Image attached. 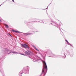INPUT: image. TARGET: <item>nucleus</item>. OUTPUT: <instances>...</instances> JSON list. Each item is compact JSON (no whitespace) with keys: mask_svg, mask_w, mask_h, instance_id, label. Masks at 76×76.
Masks as SVG:
<instances>
[{"mask_svg":"<svg viewBox=\"0 0 76 76\" xmlns=\"http://www.w3.org/2000/svg\"><path fill=\"white\" fill-rule=\"evenodd\" d=\"M12 1H13V2H14V0H12Z\"/></svg>","mask_w":76,"mask_h":76,"instance_id":"obj_9","label":"nucleus"},{"mask_svg":"<svg viewBox=\"0 0 76 76\" xmlns=\"http://www.w3.org/2000/svg\"><path fill=\"white\" fill-rule=\"evenodd\" d=\"M32 34V33H26L25 35H31Z\"/></svg>","mask_w":76,"mask_h":76,"instance_id":"obj_3","label":"nucleus"},{"mask_svg":"<svg viewBox=\"0 0 76 76\" xmlns=\"http://www.w3.org/2000/svg\"><path fill=\"white\" fill-rule=\"evenodd\" d=\"M44 75H45V74H44Z\"/></svg>","mask_w":76,"mask_h":76,"instance_id":"obj_12","label":"nucleus"},{"mask_svg":"<svg viewBox=\"0 0 76 76\" xmlns=\"http://www.w3.org/2000/svg\"><path fill=\"white\" fill-rule=\"evenodd\" d=\"M22 55H23V54Z\"/></svg>","mask_w":76,"mask_h":76,"instance_id":"obj_11","label":"nucleus"},{"mask_svg":"<svg viewBox=\"0 0 76 76\" xmlns=\"http://www.w3.org/2000/svg\"><path fill=\"white\" fill-rule=\"evenodd\" d=\"M33 47L35 48V50H37V51H39V50H38V49L37 48H36V47H35V46H33Z\"/></svg>","mask_w":76,"mask_h":76,"instance_id":"obj_4","label":"nucleus"},{"mask_svg":"<svg viewBox=\"0 0 76 76\" xmlns=\"http://www.w3.org/2000/svg\"><path fill=\"white\" fill-rule=\"evenodd\" d=\"M65 41L66 42H67V43H69V42H68V41H67V40H66Z\"/></svg>","mask_w":76,"mask_h":76,"instance_id":"obj_8","label":"nucleus"},{"mask_svg":"<svg viewBox=\"0 0 76 76\" xmlns=\"http://www.w3.org/2000/svg\"><path fill=\"white\" fill-rule=\"evenodd\" d=\"M29 53L28 54V55H30V54L31 53V52H28Z\"/></svg>","mask_w":76,"mask_h":76,"instance_id":"obj_6","label":"nucleus"},{"mask_svg":"<svg viewBox=\"0 0 76 76\" xmlns=\"http://www.w3.org/2000/svg\"><path fill=\"white\" fill-rule=\"evenodd\" d=\"M12 32H17V31H15V30H12Z\"/></svg>","mask_w":76,"mask_h":76,"instance_id":"obj_5","label":"nucleus"},{"mask_svg":"<svg viewBox=\"0 0 76 76\" xmlns=\"http://www.w3.org/2000/svg\"><path fill=\"white\" fill-rule=\"evenodd\" d=\"M5 26H6L7 28H9V27L8 26V25H7L6 24L5 25Z\"/></svg>","mask_w":76,"mask_h":76,"instance_id":"obj_7","label":"nucleus"},{"mask_svg":"<svg viewBox=\"0 0 76 76\" xmlns=\"http://www.w3.org/2000/svg\"><path fill=\"white\" fill-rule=\"evenodd\" d=\"M47 64H46V63L44 61V64L43 65V68L42 70V73H46L47 72Z\"/></svg>","mask_w":76,"mask_h":76,"instance_id":"obj_1","label":"nucleus"},{"mask_svg":"<svg viewBox=\"0 0 76 76\" xmlns=\"http://www.w3.org/2000/svg\"><path fill=\"white\" fill-rule=\"evenodd\" d=\"M21 46L25 48H27V47L28 48H29V47L26 44H21Z\"/></svg>","mask_w":76,"mask_h":76,"instance_id":"obj_2","label":"nucleus"},{"mask_svg":"<svg viewBox=\"0 0 76 76\" xmlns=\"http://www.w3.org/2000/svg\"><path fill=\"white\" fill-rule=\"evenodd\" d=\"M49 57H51L50 56H49Z\"/></svg>","mask_w":76,"mask_h":76,"instance_id":"obj_10","label":"nucleus"}]
</instances>
